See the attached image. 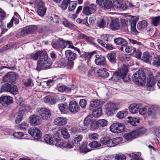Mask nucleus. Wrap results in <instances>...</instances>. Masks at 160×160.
Instances as JSON below:
<instances>
[{"mask_svg": "<svg viewBox=\"0 0 160 160\" xmlns=\"http://www.w3.org/2000/svg\"><path fill=\"white\" fill-rule=\"evenodd\" d=\"M52 63L48 58V56L46 52H44L43 55L41 56L38 61L36 69L39 71L41 69L49 68Z\"/></svg>", "mask_w": 160, "mask_h": 160, "instance_id": "obj_1", "label": "nucleus"}, {"mask_svg": "<svg viewBox=\"0 0 160 160\" xmlns=\"http://www.w3.org/2000/svg\"><path fill=\"white\" fill-rule=\"evenodd\" d=\"M132 81L137 84L143 86L145 84L146 76L144 72L139 69L132 76Z\"/></svg>", "mask_w": 160, "mask_h": 160, "instance_id": "obj_2", "label": "nucleus"}, {"mask_svg": "<svg viewBox=\"0 0 160 160\" xmlns=\"http://www.w3.org/2000/svg\"><path fill=\"white\" fill-rule=\"evenodd\" d=\"M122 138L121 137H117L111 139L108 137L102 138L100 139V142L103 145L111 147L120 143L122 141Z\"/></svg>", "mask_w": 160, "mask_h": 160, "instance_id": "obj_3", "label": "nucleus"}, {"mask_svg": "<svg viewBox=\"0 0 160 160\" xmlns=\"http://www.w3.org/2000/svg\"><path fill=\"white\" fill-rule=\"evenodd\" d=\"M37 29V26L34 25L26 27L21 30V32L17 34L16 37H21L27 35L35 31Z\"/></svg>", "mask_w": 160, "mask_h": 160, "instance_id": "obj_4", "label": "nucleus"}, {"mask_svg": "<svg viewBox=\"0 0 160 160\" xmlns=\"http://www.w3.org/2000/svg\"><path fill=\"white\" fill-rule=\"evenodd\" d=\"M36 113L43 120L48 119L51 115L50 111L45 108H38L36 110Z\"/></svg>", "mask_w": 160, "mask_h": 160, "instance_id": "obj_5", "label": "nucleus"}, {"mask_svg": "<svg viewBox=\"0 0 160 160\" xmlns=\"http://www.w3.org/2000/svg\"><path fill=\"white\" fill-rule=\"evenodd\" d=\"M89 2H86L85 3V6L82 10L83 14L85 15L88 16L91 14L93 12L96 10V7L95 4H91L89 5Z\"/></svg>", "mask_w": 160, "mask_h": 160, "instance_id": "obj_6", "label": "nucleus"}, {"mask_svg": "<svg viewBox=\"0 0 160 160\" xmlns=\"http://www.w3.org/2000/svg\"><path fill=\"white\" fill-rule=\"evenodd\" d=\"M96 3L105 10L111 8L112 5V2L109 0H97Z\"/></svg>", "mask_w": 160, "mask_h": 160, "instance_id": "obj_7", "label": "nucleus"}, {"mask_svg": "<svg viewBox=\"0 0 160 160\" xmlns=\"http://www.w3.org/2000/svg\"><path fill=\"white\" fill-rule=\"evenodd\" d=\"M110 129L111 131L115 133L122 132L124 130V125L121 123H115L111 125Z\"/></svg>", "mask_w": 160, "mask_h": 160, "instance_id": "obj_8", "label": "nucleus"}, {"mask_svg": "<svg viewBox=\"0 0 160 160\" xmlns=\"http://www.w3.org/2000/svg\"><path fill=\"white\" fill-rule=\"evenodd\" d=\"M30 123L32 125H39L42 122V119L40 116L38 114L32 115L29 118Z\"/></svg>", "mask_w": 160, "mask_h": 160, "instance_id": "obj_9", "label": "nucleus"}, {"mask_svg": "<svg viewBox=\"0 0 160 160\" xmlns=\"http://www.w3.org/2000/svg\"><path fill=\"white\" fill-rule=\"evenodd\" d=\"M108 124V121L104 119H100L98 121L92 122L91 124V127L94 129L98 127H102L106 126Z\"/></svg>", "mask_w": 160, "mask_h": 160, "instance_id": "obj_10", "label": "nucleus"}, {"mask_svg": "<svg viewBox=\"0 0 160 160\" xmlns=\"http://www.w3.org/2000/svg\"><path fill=\"white\" fill-rule=\"evenodd\" d=\"M65 54L66 58L68 61H71L68 63V65H71V67L73 66V61L75 60L76 57V54L72 52L70 50H67L65 52Z\"/></svg>", "mask_w": 160, "mask_h": 160, "instance_id": "obj_11", "label": "nucleus"}, {"mask_svg": "<svg viewBox=\"0 0 160 160\" xmlns=\"http://www.w3.org/2000/svg\"><path fill=\"white\" fill-rule=\"evenodd\" d=\"M13 102L12 98L9 96H2L0 98V103L3 106L6 107Z\"/></svg>", "mask_w": 160, "mask_h": 160, "instance_id": "obj_12", "label": "nucleus"}, {"mask_svg": "<svg viewBox=\"0 0 160 160\" xmlns=\"http://www.w3.org/2000/svg\"><path fill=\"white\" fill-rule=\"evenodd\" d=\"M28 132L36 139L40 138L41 136V131L37 128H31L28 130Z\"/></svg>", "mask_w": 160, "mask_h": 160, "instance_id": "obj_13", "label": "nucleus"}, {"mask_svg": "<svg viewBox=\"0 0 160 160\" xmlns=\"http://www.w3.org/2000/svg\"><path fill=\"white\" fill-rule=\"evenodd\" d=\"M38 8L37 12L40 16H43L46 12L47 8L45 7L44 3L42 1H38Z\"/></svg>", "mask_w": 160, "mask_h": 160, "instance_id": "obj_14", "label": "nucleus"}, {"mask_svg": "<svg viewBox=\"0 0 160 160\" xmlns=\"http://www.w3.org/2000/svg\"><path fill=\"white\" fill-rule=\"evenodd\" d=\"M68 108L70 112L74 113L78 112L80 110L78 104L74 101H72L70 102Z\"/></svg>", "mask_w": 160, "mask_h": 160, "instance_id": "obj_15", "label": "nucleus"}, {"mask_svg": "<svg viewBox=\"0 0 160 160\" xmlns=\"http://www.w3.org/2000/svg\"><path fill=\"white\" fill-rule=\"evenodd\" d=\"M95 63L99 66H104L106 64L105 58L99 55H96L95 56Z\"/></svg>", "mask_w": 160, "mask_h": 160, "instance_id": "obj_16", "label": "nucleus"}, {"mask_svg": "<svg viewBox=\"0 0 160 160\" xmlns=\"http://www.w3.org/2000/svg\"><path fill=\"white\" fill-rule=\"evenodd\" d=\"M67 122L66 118L63 117H59L54 119L53 123L58 126H62L65 125Z\"/></svg>", "mask_w": 160, "mask_h": 160, "instance_id": "obj_17", "label": "nucleus"}, {"mask_svg": "<svg viewBox=\"0 0 160 160\" xmlns=\"http://www.w3.org/2000/svg\"><path fill=\"white\" fill-rule=\"evenodd\" d=\"M147 83V89L149 91H152L154 90V85L155 83V80L153 75H151L149 79H148Z\"/></svg>", "mask_w": 160, "mask_h": 160, "instance_id": "obj_18", "label": "nucleus"}, {"mask_svg": "<svg viewBox=\"0 0 160 160\" xmlns=\"http://www.w3.org/2000/svg\"><path fill=\"white\" fill-rule=\"evenodd\" d=\"M4 79L6 82H13L16 79V75L13 72H9L4 76Z\"/></svg>", "mask_w": 160, "mask_h": 160, "instance_id": "obj_19", "label": "nucleus"}, {"mask_svg": "<svg viewBox=\"0 0 160 160\" xmlns=\"http://www.w3.org/2000/svg\"><path fill=\"white\" fill-rule=\"evenodd\" d=\"M120 23L117 19L112 20L110 25V28L112 30H118L120 28Z\"/></svg>", "mask_w": 160, "mask_h": 160, "instance_id": "obj_20", "label": "nucleus"}, {"mask_svg": "<svg viewBox=\"0 0 160 160\" xmlns=\"http://www.w3.org/2000/svg\"><path fill=\"white\" fill-rule=\"evenodd\" d=\"M128 72V69L127 67H124L121 68V78H122L125 82H128L130 80L129 77L127 74Z\"/></svg>", "mask_w": 160, "mask_h": 160, "instance_id": "obj_21", "label": "nucleus"}, {"mask_svg": "<svg viewBox=\"0 0 160 160\" xmlns=\"http://www.w3.org/2000/svg\"><path fill=\"white\" fill-rule=\"evenodd\" d=\"M141 107L140 104H131L129 107L130 112L132 113H135L139 112V108Z\"/></svg>", "mask_w": 160, "mask_h": 160, "instance_id": "obj_22", "label": "nucleus"}, {"mask_svg": "<svg viewBox=\"0 0 160 160\" xmlns=\"http://www.w3.org/2000/svg\"><path fill=\"white\" fill-rule=\"evenodd\" d=\"M121 69L118 70L113 73L112 77L110 80L117 82L120 78H121Z\"/></svg>", "mask_w": 160, "mask_h": 160, "instance_id": "obj_23", "label": "nucleus"}, {"mask_svg": "<svg viewBox=\"0 0 160 160\" xmlns=\"http://www.w3.org/2000/svg\"><path fill=\"white\" fill-rule=\"evenodd\" d=\"M115 43L117 45H120L122 46L127 45L128 43L124 39L121 38H118L114 39Z\"/></svg>", "mask_w": 160, "mask_h": 160, "instance_id": "obj_24", "label": "nucleus"}, {"mask_svg": "<svg viewBox=\"0 0 160 160\" xmlns=\"http://www.w3.org/2000/svg\"><path fill=\"white\" fill-rule=\"evenodd\" d=\"M46 51H38L35 53H32L30 54V58L34 60H37L38 58L40 57L41 56L43 55L44 52H45Z\"/></svg>", "mask_w": 160, "mask_h": 160, "instance_id": "obj_25", "label": "nucleus"}, {"mask_svg": "<svg viewBox=\"0 0 160 160\" xmlns=\"http://www.w3.org/2000/svg\"><path fill=\"white\" fill-rule=\"evenodd\" d=\"M124 137L127 140L130 141L137 138L134 131L129 133H125L124 135Z\"/></svg>", "mask_w": 160, "mask_h": 160, "instance_id": "obj_26", "label": "nucleus"}, {"mask_svg": "<svg viewBox=\"0 0 160 160\" xmlns=\"http://www.w3.org/2000/svg\"><path fill=\"white\" fill-rule=\"evenodd\" d=\"M57 89L61 92H68L71 91L70 88L67 87L62 84H59L57 86Z\"/></svg>", "mask_w": 160, "mask_h": 160, "instance_id": "obj_27", "label": "nucleus"}, {"mask_svg": "<svg viewBox=\"0 0 160 160\" xmlns=\"http://www.w3.org/2000/svg\"><path fill=\"white\" fill-rule=\"evenodd\" d=\"M58 107L60 112L63 113H66L68 111V107L66 104L61 103L58 105Z\"/></svg>", "mask_w": 160, "mask_h": 160, "instance_id": "obj_28", "label": "nucleus"}, {"mask_svg": "<svg viewBox=\"0 0 160 160\" xmlns=\"http://www.w3.org/2000/svg\"><path fill=\"white\" fill-rule=\"evenodd\" d=\"M10 84H11L8 83H5L1 85L0 88V92L2 93L3 92H9Z\"/></svg>", "mask_w": 160, "mask_h": 160, "instance_id": "obj_29", "label": "nucleus"}, {"mask_svg": "<svg viewBox=\"0 0 160 160\" xmlns=\"http://www.w3.org/2000/svg\"><path fill=\"white\" fill-rule=\"evenodd\" d=\"M113 5L116 8H122L123 7L122 0H113Z\"/></svg>", "mask_w": 160, "mask_h": 160, "instance_id": "obj_30", "label": "nucleus"}, {"mask_svg": "<svg viewBox=\"0 0 160 160\" xmlns=\"http://www.w3.org/2000/svg\"><path fill=\"white\" fill-rule=\"evenodd\" d=\"M152 59V56L150 55L149 53L147 52H145L143 54L142 60L145 62L150 63Z\"/></svg>", "mask_w": 160, "mask_h": 160, "instance_id": "obj_31", "label": "nucleus"}, {"mask_svg": "<svg viewBox=\"0 0 160 160\" xmlns=\"http://www.w3.org/2000/svg\"><path fill=\"white\" fill-rule=\"evenodd\" d=\"M107 58L110 62L112 63H115L116 62V55L115 52H112L107 55Z\"/></svg>", "mask_w": 160, "mask_h": 160, "instance_id": "obj_32", "label": "nucleus"}, {"mask_svg": "<svg viewBox=\"0 0 160 160\" xmlns=\"http://www.w3.org/2000/svg\"><path fill=\"white\" fill-rule=\"evenodd\" d=\"M44 101L46 103L52 104L55 102V100L53 97L51 96H47L43 98Z\"/></svg>", "mask_w": 160, "mask_h": 160, "instance_id": "obj_33", "label": "nucleus"}, {"mask_svg": "<svg viewBox=\"0 0 160 160\" xmlns=\"http://www.w3.org/2000/svg\"><path fill=\"white\" fill-rule=\"evenodd\" d=\"M146 131V129L144 127H141L137 129V130H134V132L136 134L137 137H138L139 136L145 133Z\"/></svg>", "mask_w": 160, "mask_h": 160, "instance_id": "obj_34", "label": "nucleus"}, {"mask_svg": "<svg viewBox=\"0 0 160 160\" xmlns=\"http://www.w3.org/2000/svg\"><path fill=\"white\" fill-rule=\"evenodd\" d=\"M148 25V23L145 20H142L139 22L137 26V28L139 30H141L146 28Z\"/></svg>", "mask_w": 160, "mask_h": 160, "instance_id": "obj_35", "label": "nucleus"}, {"mask_svg": "<svg viewBox=\"0 0 160 160\" xmlns=\"http://www.w3.org/2000/svg\"><path fill=\"white\" fill-rule=\"evenodd\" d=\"M152 63L155 66H160V55H154Z\"/></svg>", "mask_w": 160, "mask_h": 160, "instance_id": "obj_36", "label": "nucleus"}, {"mask_svg": "<svg viewBox=\"0 0 160 160\" xmlns=\"http://www.w3.org/2000/svg\"><path fill=\"white\" fill-rule=\"evenodd\" d=\"M81 152H82L86 153L90 151V150L88 148V143L87 142H83L80 147Z\"/></svg>", "mask_w": 160, "mask_h": 160, "instance_id": "obj_37", "label": "nucleus"}, {"mask_svg": "<svg viewBox=\"0 0 160 160\" xmlns=\"http://www.w3.org/2000/svg\"><path fill=\"white\" fill-rule=\"evenodd\" d=\"M131 32L134 34L136 35L138 33V32L136 28V22H131Z\"/></svg>", "mask_w": 160, "mask_h": 160, "instance_id": "obj_38", "label": "nucleus"}, {"mask_svg": "<svg viewBox=\"0 0 160 160\" xmlns=\"http://www.w3.org/2000/svg\"><path fill=\"white\" fill-rule=\"evenodd\" d=\"M148 110L147 112L150 116H154L157 114L156 108L155 107H151L149 108H148Z\"/></svg>", "mask_w": 160, "mask_h": 160, "instance_id": "obj_39", "label": "nucleus"}, {"mask_svg": "<svg viewBox=\"0 0 160 160\" xmlns=\"http://www.w3.org/2000/svg\"><path fill=\"white\" fill-rule=\"evenodd\" d=\"M24 114V113H23L22 111H19L18 113V115L16 118L15 121L16 123L18 124L23 119V115Z\"/></svg>", "mask_w": 160, "mask_h": 160, "instance_id": "obj_40", "label": "nucleus"}, {"mask_svg": "<svg viewBox=\"0 0 160 160\" xmlns=\"http://www.w3.org/2000/svg\"><path fill=\"white\" fill-rule=\"evenodd\" d=\"M102 109L100 108H98L92 112V116L96 118L99 117L102 115Z\"/></svg>", "mask_w": 160, "mask_h": 160, "instance_id": "obj_41", "label": "nucleus"}, {"mask_svg": "<svg viewBox=\"0 0 160 160\" xmlns=\"http://www.w3.org/2000/svg\"><path fill=\"white\" fill-rule=\"evenodd\" d=\"M9 92L13 94H16L18 92V89L17 87L12 84H10V88Z\"/></svg>", "mask_w": 160, "mask_h": 160, "instance_id": "obj_42", "label": "nucleus"}, {"mask_svg": "<svg viewBox=\"0 0 160 160\" xmlns=\"http://www.w3.org/2000/svg\"><path fill=\"white\" fill-rule=\"evenodd\" d=\"M44 141L47 143L52 144L53 142L52 138L50 135H45L44 137Z\"/></svg>", "mask_w": 160, "mask_h": 160, "instance_id": "obj_43", "label": "nucleus"}, {"mask_svg": "<svg viewBox=\"0 0 160 160\" xmlns=\"http://www.w3.org/2000/svg\"><path fill=\"white\" fill-rule=\"evenodd\" d=\"M100 104V101L97 99H93L91 101L90 103V106L92 108L97 107Z\"/></svg>", "mask_w": 160, "mask_h": 160, "instance_id": "obj_44", "label": "nucleus"}, {"mask_svg": "<svg viewBox=\"0 0 160 160\" xmlns=\"http://www.w3.org/2000/svg\"><path fill=\"white\" fill-rule=\"evenodd\" d=\"M128 118L130 119L129 122L130 124L133 126H136L137 125L136 123H138L139 122V120L136 118L128 117Z\"/></svg>", "mask_w": 160, "mask_h": 160, "instance_id": "obj_45", "label": "nucleus"}, {"mask_svg": "<svg viewBox=\"0 0 160 160\" xmlns=\"http://www.w3.org/2000/svg\"><path fill=\"white\" fill-rule=\"evenodd\" d=\"M160 21V16H158L152 18V24L154 26H156L158 25Z\"/></svg>", "mask_w": 160, "mask_h": 160, "instance_id": "obj_46", "label": "nucleus"}, {"mask_svg": "<svg viewBox=\"0 0 160 160\" xmlns=\"http://www.w3.org/2000/svg\"><path fill=\"white\" fill-rule=\"evenodd\" d=\"M61 132L62 135L65 139H68L70 137V135L68 132V130L66 129L62 128L61 130Z\"/></svg>", "mask_w": 160, "mask_h": 160, "instance_id": "obj_47", "label": "nucleus"}, {"mask_svg": "<svg viewBox=\"0 0 160 160\" xmlns=\"http://www.w3.org/2000/svg\"><path fill=\"white\" fill-rule=\"evenodd\" d=\"M97 26L101 28H104L106 26V22L103 19H101L97 22Z\"/></svg>", "mask_w": 160, "mask_h": 160, "instance_id": "obj_48", "label": "nucleus"}, {"mask_svg": "<svg viewBox=\"0 0 160 160\" xmlns=\"http://www.w3.org/2000/svg\"><path fill=\"white\" fill-rule=\"evenodd\" d=\"M128 113L126 111H120L117 114V117L118 118L120 119L123 118L124 117L126 116Z\"/></svg>", "mask_w": 160, "mask_h": 160, "instance_id": "obj_49", "label": "nucleus"}, {"mask_svg": "<svg viewBox=\"0 0 160 160\" xmlns=\"http://www.w3.org/2000/svg\"><path fill=\"white\" fill-rule=\"evenodd\" d=\"M17 103L21 107L19 111H22L23 113H24V111L28 110V107L26 106L24 103L19 102H17Z\"/></svg>", "mask_w": 160, "mask_h": 160, "instance_id": "obj_50", "label": "nucleus"}, {"mask_svg": "<svg viewBox=\"0 0 160 160\" xmlns=\"http://www.w3.org/2000/svg\"><path fill=\"white\" fill-rule=\"evenodd\" d=\"M101 144V143H99L97 141H93L90 142L88 145L91 148H94L100 147Z\"/></svg>", "mask_w": 160, "mask_h": 160, "instance_id": "obj_51", "label": "nucleus"}, {"mask_svg": "<svg viewBox=\"0 0 160 160\" xmlns=\"http://www.w3.org/2000/svg\"><path fill=\"white\" fill-rule=\"evenodd\" d=\"M77 5L76 2L72 1L70 2L69 4L68 9L69 10L72 11L74 9Z\"/></svg>", "mask_w": 160, "mask_h": 160, "instance_id": "obj_52", "label": "nucleus"}, {"mask_svg": "<svg viewBox=\"0 0 160 160\" xmlns=\"http://www.w3.org/2000/svg\"><path fill=\"white\" fill-rule=\"evenodd\" d=\"M70 1V0H63L60 6L61 8L63 10L66 9Z\"/></svg>", "mask_w": 160, "mask_h": 160, "instance_id": "obj_53", "label": "nucleus"}, {"mask_svg": "<svg viewBox=\"0 0 160 160\" xmlns=\"http://www.w3.org/2000/svg\"><path fill=\"white\" fill-rule=\"evenodd\" d=\"M96 68L95 67L92 68L91 69L89 70L88 72V77L90 78H93L94 75L95 73Z\"/></svg>", "mask_w": 160, "mask_h": 160, "instance_id": "obj_54", "label": "nucleus"}, {"mask_svg": "<svg viewBox=\"0 0 160 160\" xmlns=\"http://www.w3.org/2000/svg\"><path fill=\"white\" fill-rule=\"evenodd\" d=\"M74 144L72 142L68 141V142H64L63 148H72Z\"/></svg>", "mask_w": 160, "mask_h": 160, "instance_id": "obj_55", "label": "nucleus"}, {"mask_svg": "<svg viewBox=\"0 0 160 160\" xmlns=\"http://www.w3.org/2000/svg\"><path fill=\"white\" fill-rule=\"evenodd\" d=\"M115 159L117 160H126V157L122 154H116L115 157Z\"/></svg>", "mask_w": 160, "mask_h": 160, "instance_id": "obj_56", "label": "nucleus"}, {"mask_svg": "<svg viewBox=\"0 0 160 160\" xmlns=\"http://www.w3.org/2000/svg\"><path fill=\"white\" fill-rule=\"evenodd\" d=\"M82 138V136L81 135L76 136V137L74 138V142L76 144H79V142L81 141Z\"/></svg>", "mask_w": 160, "mask_h": 160, "instance_id": "obj_57", "label": "nucleus"}, {"mask_svg": "<svg viewBox=\"0 0 160 160\" xmlns=\"http://www.w3.org/2000/svg\"><path fill=\"white\" fill-rule=\"evenodd\" d=\"M148 107H145L142 108L140 107L139 109V113L141 115H144L148 112Z\"/></svg>", "mask_w": 160, "mask_h": 160, "instance_id": "obj_58", "label": "nucleus"}, {"mask_svg": "<svg viewBox=\"0 0 160 160\" xmlns=\"http://www.w3.org/2000/svg\"><path fill=\"white\" fill-rule=\"evenodd\" d=\"M88 137L90 140H96L98 139V135L96 133L89 134L88 135Z\"/></svg>", "mask_w": 160, "mask_h": 160, "instance_id": "obj_59", "label": "nucleus"}, {"mask_svg": "<svg viewBox=\"0 0 160 160\" xmlns=\"http://www.w3.org/2000/svg\"><path fill=\"white\" fill-rule=\"evenodd\" d=\"M135 53V57L138 58H140L141 57V52L138 49L134 48L133 52Z\"/></svg>", "mask_w": 160, "mask_h": 160, "instance_id": "obj_60", "label": "nucleus"}, {"mask_svg": "<svg viewBox=\"0 0 160 160\" xmlns=\"http://www.w3.org/2000/svg\"><path fill=\"white\" fill-rule=\"evenodd\" d=\"M59 41L60 48L63 49L67 46V41L62 40H59Z\"/></svg>", "mask_w": 160, "mask_h": 160, "instance_id": "obj_61", "label": "nucleus"}, {"mask_svg": "<svg viewBox=\"0 0 160 160\" xmlns=\"http://www.w3.org/2000/svg\"><path fill=\"white\" fill-rule=\"evenodd\" d=\"M91 122V117L88 116L86 117L83 123L84 125L87 126Z\"/></svg>", "mask_w": 160, "mask_h": 160, "instance_id": "obj_62", "label": "nucleus"}, {"mask_svg": "<svg viewBox=\"0 0 160 160\" xmlns=\"http://www.w3.org/2000/svg\"><path fill=\"white\" fill-rule=\"evenodd\" d=\"M67 46H68V48L74 49L77 51H78L79 49L77 47H74L72 43L70 41H67Z\"/></svg>", "mask_w": 160, "mask_h": 160, "instance_id": "obj_63", "label": "nucleus"}, {"mask_svg": "<svg viewBox=\"0 0 160 160\" xmlns=\"http://www.w3.org/2000/svg\"><path fill=\"white\" fill-rule=\"evenodd\" d=\"M92 55V53L91 52H85L84 53L83 56L86 59L88 60L90 59Z\"/></svg>", "mask_w": 160, "mask_h": 160, "instance_id": "obj_64", "label": "nucleus"}]
</instances>
